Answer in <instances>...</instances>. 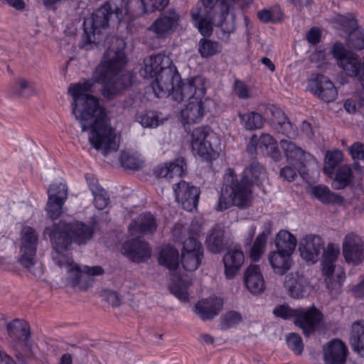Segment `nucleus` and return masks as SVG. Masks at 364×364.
I'll return each instance as SVG.
<instances>
[{"mask_svg": "<svg viewBox=\"0 0 364 364\" xmlns=\"http://www.w3.org/2000/svg\"><path fill=\"white\" fill-rule=\"evenodd\" d=\"M279 144L287 162L295 167L301 175L306 173L305 168L307 164L314 161V157L291 141L281 139Z\"/></svg>", "mask_w": 364, "mask_h": 364, "instance_id": "obj_10", "label": "nucleus"}, {"mask_svg": "<svg viewBox=\"0 0 364 364\" xmlns=\"http://www.w3.org/2000/svg\"><path fill=\"white\" fill-rule=\"evenodd\" d=\"M234 92L240 99H248L250 93L247 86L240 80H236L234 83Z\"/></svg>", "mask_w": 364, "mask_h": 364, "instance_id": "obj_60", "label": "nucleus"}, {"mask_svg": "<svg viewBox=\"0 0 364 364\" xmlns=\"http://www.w3.org/2000/svg\"><path fill=\"white\" fill-rule=\"evenodd\" d=\"M224 180L215 210L223 211L232 205L240 208H247L251 203V198L242 191L237 183H234L233 170L229 169V173L225 175Z\"/></svg>", "mask_w": 364, "mask_h": 364, "instance_id": "obj_6", "label": "nucleus"}, {"mask_svg": "<svg viewBox=\"0 0 364 364\" xmlns=\"http://www.w3.org/2000/svg\"><path fill=\"white\" fill-rule=\"evenodd\" d=\"M203 258V252L182 253L181 264L186 271L193 272L200 265Z\"/></svg>", "mask_w": 364, "mask_h": 364, "instance_id": "obj_44", "label": "nucleus"}, {"mask_svg": "<svg viewBox=\"0 0 364 364\" xmlns=\"http://www.w3.org/2000/svg\"><path fill=\"white\" fill-rule=\"evenodd\" d=\"M257 17L263 23L277 22L280 20L279 18H276L273 13L268 9H262L258 11Z\"/></svg>", "mask_w": 364, "mask_h": 364, "instance_id": "obj_62", "label": "nucleus"}, {"mask_svg": "<svg viewBox=\"0 0 364 364\" xmlns=\"http://www.w3.org/2000/svg\"><path fill=\"white\" fill-rule=\"evenodd\" d=\"M265 176L266 170L264 166L254 161L244 169L240 179H237L234 174V183H237L242 191L252 199V187L259 185Z\"/></svg>", "mask_w": 364, "mask_h": 364, "instance_id": "obj_11", "label": "nucleus"}, {"mask_svg": "<svg viewBox=\"0 0 364 364\" xmlns=\"http://www.w3.org/2000/svg\"><path fill=\"white\" fill-rule=\"evenodd\" d=\"M124 10L125 14L132 18L150 13L146 0H129Z\"/></svg>", "mask_w": 364, "mask_h": 364, "instance_id": "obj_40", "label": "nucleus"}, {"mask_svg": "<svg viewBox=\"0 0 364 364\" xmlns=\"http://www.w3.org/2000/svg\"><path fill=\"white\" fill-rule=\"evenodd\" d=\"M205 245L208 251L212 253L221 252L228 245L225 238V231L220 228H212L206 236Z\"/></svg>", "mask_w": 364, "mask_h": 364, "instance_id": "obj_33", "label": "nucleus"}, {"mask_svg": "<svg viewBox=\"0 0 364 364\" xmlns=\"http://www.w3.org/2000/svg\"><path fill=\"white\" fill-rule=\"evenodd\" d=\"M158 259L159 264L166 267L169 270H176L180 263L178 250L169 245L161 248Z\"/></svg>", "mask_w": 364, "mask_h": 364, "instance_id": "obj_35", "label": "nucleus"}, {"mask_svg": "<svg viewBox=\"0 0 364 364\" xmlns=\"http://www.w3.org/2000/svg\"><path fill=\"white\" fill-rule=\"evenodd\" d=\"M242 321V316L240 313L230 311L227 312L221 318V325L223 328L227 329L235 326Z\"/></svg>", "mask_w": 364, "mask_h": 364, "instance_id": "obj_52", "label": "nucleus"}, {"mask_svg": "<svg viewBox=\"0 0 364 364\" xmlns=\"http://www.w3.org/2000/svg\"><path fill=\"white\" fill-rule=\"evenodd\" d=\"M311 193L322 203L326 204L335 202L338 197L336 193L330 191L328 186L321 184L313 186Z\"/></svg>", "mask_w": 364, "mask_h": 364, "instance_id": "obj_41", "label": "nucleus"}, {"mask_svg": "<svg viewBox=\"0 0 364 364\" xmlns=\"http://www.w3.org/2000/svg\"><path fill=\"white\" fill-rule=\"evenodd\" d=\"M306 40L311 45H316L321 40V31L316 27L311 28L306 33Z\"/></svg>", "mask_w": 364, "mask_h": 364, "instance_id": "obj_63", "label": "nucleus"}, {"mask_svg": "<svg viewBox=\"0 0 364 364\" xmlns=\"http://www.w3.org/2000/svg\"><path fill=\"white\" fill-rule=\"evenodd\" d=\"M44 234L48 236L53 248L60 253L68 250L72 243L79 245L87 243L93 237L94 228L78 220L70 223L60 220L46 228Z\"/></svg>", "mask_w": 364, "mask_h": 364, "instance_id": "obj_2", "label": "nucleus"}, {"mask_svg": "<svg viewBox=\"0 0 364 364\" xmlns=\"http://www.w3.org/2000/svg\"><path fill=\"white\" fill-rule=\"evenodd\" d=\"M199 253L203 252L201 244L194 237H188L186 239L183 245L182 253Z\"/></svg>", "mask_w": 364, "mask_h": 364, "instance_id": "obj_57", "label": "nucleus"}, {"mask_svg": "<svg viewBox=\"0 0 364 364\" xmlns=\"http://www.w3.org/2000/svg\"><path fill=\"white\" fill-rule=\"evenodd\" d=\"M205 79L202 76H196L177 82L173 92H171L173 99L176 102L186 100L202 99L206 92Z\"/></svg>", "mask_w": 364, "mask_h": 364, "instance_id": "obj_8", "label": "nucleus"}, {"mask_svg": "<svg viewBox=\"0 0 364 364\" xmlns=\"http://www.w3.org/2000/svg\"><path fill=\"white\" fill-rule=\"evenodd\" d=\"M296 239L294 235L287 230H280L275 239L277 250L291 255L296 247Z\"/></svg>", "mask_w": 364, "mask_h": 364, "instance_id": "obj_37", "label": "nucleus"}, {"mask_svg": "<svg viewBox=\"0 0 364 364\" xmlns=\"http://www.w3.org/2000/svg\"><path fill=\"white\" fill-rule=\"evenodd\" d=\"M325 364H345L348 349L345 343L338 339L333 340L323 346Z\"/></svg>", "mask_w": 364, "mask_h": 364, "instance_id": "obj_21", "label": "nucleus"}, {"mask_svg": "<svg viewBox=\"0 0 364 364\" xmlns=\"http://www.w3.org/2000/svg\"><path fill=\"white\" fill-rule=\"evenodd\" d=\"M186 170V159L178 157L171 162L160 164L154 169L156 177L171 179L174 176L181 177Z\"/></svg>", "mask_w": 364, "mask_h": 364, "instance_id": "obj_26", "label": "nucleus"}, {"mask_svg": "<svg viewBox=\"0 0 364 364\" xmlns=\"http://www.w3.org/2000/svg\"><path fill=\"white\" fill-rule=\"evenodd\" d=\"M157 228L156 219L150 213L141 214L137 220L132 221L129 225V232L132 235L139 233L153 234Z\"/></svg>", "mask_w": 364, "mask_h": 364, "instance_id": "obj_27", "label": "nucleus"}, {"mask_svg": "<svg viewBox=\"0 0 364 364\" xmlns=\"http://www.w3.org/2000/svg\"><path fill=\"white\" fill-rule=\"evenodd\" d=\"M67 266L68 267V280L73 287H75L80 283L82 277V270L77 264L73 265L68 262Z\"/></svg>", "mask_w": 364, "mask_h": 364, "instance_id": "obj_56", "label": "nucleus"}, {"mask_svg": "<svg viewBox=\"0 0 364 364\" xmlns=\"http://www.w3.org/2000/svg\"><path fill=\"white\" fill-rule=\"evenodd\" d=\"M343 255L348 263L360 264L364 258V245L361 239L353 234L347 235L343 242Z\"/></svg>", "mask_w": 364, "mask_h": 364, "instance_id": "obj_18", "label": "nucleus"}, {"mask_svg": "<svg viewBox=\"0 0 364 364\" xmlns=\"http://www.w3.org/2000/svg\"><path fill=\"white\" fill-rule=\"evenodd\" d=\"M91 192L94 197V204L98 210L105 209L109 203L107 192L101 186H91Z\"/></svg>", "mask_w": 364, "mask_h": 364, "instance_id": "obj_46", "label": "nucleus"}, {"mask_svg": "<svg viewBox=\"0 0 364 364\" xmlns=\"http://www.w3.org/2000/svg\"><path fill=\"white\" fill-rule=\"evenodd\" d=\"M353 179V171L347 165L341 166L337 170L332 187L336 190L343 189L348 186Z\"/></svg>", "mask_w": 364, "mask_h": 364, "instance_id": "obj_39", "label": "nucleus"}, {"mask_svg": "<svg viewBox=\"0 0 364 364\" xmlns=\"http://www.w3.org/2000/svg\"><path fill=\"white\" fill-rule=\"evenodd\" d=\"M268 258L274 272L277 274H286L291 267V254L276 250L269 254Z\"/></svg>", "mask_w": 364, "mask_h": 364, "instance_id": "obj_31", "label": "nucleus"}, {"mask_svg": "<svg viewBox=\"0 0 364 364\" xmlns=\"http://www.w3.org/2000/svg\"><path fill=\"white\" fill-rule=\"evenodd\" d=\"M322 251L321 270L325 276L330 277L335 272V262L340 255V247L338 245L330 242L326 248L323 247Z\"/></svg>", "mask_w": 364, "mask_h": 364, "instance_id": "obj_30", "label": "nucleus"}, {"mask_svg": "<svg viewBox=\"0 0 364 364\" xmlns=\"http://www.w3.org/2000/svg\"><path fill=\"white\" fill-rule=\"evenodd\" d=\"M9 92L16 97H29L36 92L35 84L24 78H18L10 85Z\"/></svg>", "mask_w": 364, "mask_h": 364, "instance_id": "obj_36", "label": "nucleus"}, {"mask_svg": "<svg viewBox=\"0 0 364 364\" xmlns=\"http://www.w3.org/2000/svg\"><path fill=\"white\" fill-rule=\"evenodd\" d=\"M238 117L241 124L246 130L253 131L261 129L264 122V117L256 112L240 113Z\"/></svg>", "mask_w": 364, "mask_h": 364, "instance_id": "obj_38", "label": "nucleus"}, {"mask_svg": "<svg viewBox=\"0 0 364 364\" xmlns=\"http://www.w3.org/2000/svg\"><path fill=\"white\" fill-rule=\"evenodd\" d=\"M271 112L274 117V122L277 124L276 128L279 132H281L289 139H294L297 136V127L288 119L287 117L281 109L274 108L271 110Z\"/></svg>", "mask_w": 364, "mask_h": 364, "instance_id": "obj_32", "label": "nucleus"}, {"mask_svg": "<svg viewBox=\"0 0 364 364\" xmlns=\"http://www.w3.org/2000/svg\"><path fill=\"white\" fill-rule=\"evenodd\" d=\"M168 289L171 294H173L181 301H188L189 294L188 291V286L182 280L178 279V281L171 282L169 284Z\"/></svg>", "mask_w": 364, "mask_h": 364, "instance_id": "obj_47", "label": "nucleus"}, {"mask_svg": "<svg viewBox=\"0 0 364 364\" xmlns=\"http://www.w3.org/2000/svg\"><path fill=\"white\" fill-rule=\"evenodd\" d=\"M307 90L325 102L334 101L338 95L334 84L322 74L312 75L308 80Z\"/></svg>", "mask_w": 364, "mask_h": 364, "instance_id": "obj_12", "label": "nucleus"}, {"mask_svg": "<svg viewBox=\"0 0 364 364\" xmlns=\"http://www.w3.org/2000/svg\"><path fill=\"white\" fill-rule=\"evenodd\" d=\"M343 159V154L341 151L336 150L328 151L326 154L323 172L331 176L333 174L334 168L338 166Z\"/></svg>", "mask_w": 364, "mask_h": 364, "instance_id": "obj_45", "label": "nucleus"}, {"mask_svg": "<svg viewBox=\"0 0 364 364\" xmlns=\"http://www.w3.org/2000/svg\"><path fill=\"white\" fill-rule=\"evenodd\" d=\"M245 261V256L242 250L234 247L228 250L223 257L225 274L228 279H232L241 268Z\"/></svg>", "mask_w": 364, "mask_h": 364, "instance_id": "obj_24", "label": "nucleus"}, {"mask_svg": "<svg viewBox=\"0 0 364 364\" xmlns=\"http://www.w3.org/2000/svg\"><path fill=\"white\" fill-rule=\"evenodd\" d=\"M323 320V314L315 306L308 309H296L294 324L302 330L304 335L309 337L315 333Z\"/></svg>", "mask_w": 364, "mask_h": 364, "instance_id": "obj_14", "label": "nucleus"}, {"mask_svg": "<svg viewBox=\"0 0 364 364\" xmlns=\"http://www.w3.org/2000/svg\"><path fill=\"white\" fill-rule=\"evenodd\" d=\"M113 15H115L119 21H121L122 10L117 5H112L109 1H106L90 17L85 18L84 32L79 47L89 50L100 44L102 39V31L108 28L110 18Z\"/></svg>", "mask_w": 364, "mask_h": 364, "instance_id": "obj_3", "label": "nucleus"}, {"mask_svg": "<svg viewBox=\"0 0 364 364\" xmlns=\"http://www.w3.org/2000/svg\"><path fill=\"white\" fill-rule=\"evenodd\" d=\"M122 166L127 169L136 170L141 166V160L131 151H122L120 156Z\"/></svg>", "mask_w": 364, "mask_h": 364, "instance_id": "obj_49", "label": "nucleus"}, {"mask_svg": "<svg viewBox=\"0 0 364 364\" xmlns=\"http://www.w3.org/2000/svg\"><path fill=\"white\" fill-rule=\"evenodd\" d=\"M229 11L226 0H201L191 9V14L193 24L204 37L211 36L213 25H216V14H220L221 18Z\"/></svg>", "mask_w": 364, "mask_h": 364, "instance_id": "obj_4", "label": "nucleus"}, {"mask_svg": "<svg viewBox=\"0 0 364 364\" xmlns=\"http://www.w3.org/2000/svg\"><path fill=\"white\" fill-rule=\"evenodd\" d=\"M122 252L132 262H142L151 257V248L148 242L136 237L124 242Z\"/></svg>", "mask_w": 364, "mask_h": 364, "instance_id": "obj_17", "label": "nucleus"}, {"mask_svg": "<svg viewBox=\"0 0 364 364\" xmlns=\"http://www.w3.org/2000/svg\"><path fill=\"white\" fill-rule=\"evenodd\" d=\"M144 67L139 73L144 78H153L164 70L163 67L171 65V59L163 54L151 55L144 60Z\"/></svg>", "mask_w": 364, "mask_h": 364, "instance_id": "obj_23", "label": "nucleus"}, {"mask_svg": "<svg viewBox=\"0 0 364 364\" xmlns=\"http://www.w3.org/2000/svg\"><path fill=\"white\" fill-rule=\"evenodd\" d=\"M126 57L122 50L108 48L104 53L100 65L93 80L71 84L68 90L73 97L72 112L81 125L82 131L90 130V143L105 156L118 150L116 134L108 123L105 109L99 100L87 92H92L95 83L102 85L101 94L106 100L122 95L134 82V75L123 70Z\"/></svg>", "mask_w": 364, "mask_h": 364, "instance_id": "obj_1", "label": "nucleus"}, {"mask_svg": "<svg viewBox=\"0 0 364 364\" xmlns=\"http://www.w3.org/2000/svg\"><path fill=\"white\" fill-rule=\"evenodd\" d=\"M323 247L324 242L320 236L316 235H307L301 241L299 245L301 257L307 262L314 264L318 260Z\"/></svg>", "mask_w": 364, "mask_h": 364, "instance_id": "obj_19", "label": "nucleus"}, {"mask_svg": "<svg viewBox=\"0 0 364 364\" xmlns=\"http://www.w3.org/2000/svg\"><path fill=\"white\" fill-rule=\"evenodd\" d=\"M348 150L353 159H360L364 161V144L355 142L348 148Z\"/></svg>", "mask_w": 364, "mask_h": 364, "instance_id": "obj_61", "label": "nucleus"}, {"mask_svg": "<svg viewBox=\"0 0 364 364\" xmlns=\"http://www.w3.org/2000/svg\"><path fill=\"white\" fill-rule=\"evenodd\" d=\"M357 61L358 63V65L355 68L357 69V73L355 75H349L348 76L356 77L364 90V57L363 62L362 63L360 59L357 56ZM358 106L360 108H364V98L361 97L359 99Z\"/></svg>", "mask_w": 364, "mask_h": 364, "instance_id": "obj_59", "label": "nucleus"}, {"mask_svg": "<svg viewBox=\"0 0 364 364\" xmlns=\"http://www.w3.org/2000/svg\"><path fill=\"white\" fill-rule=\"evenodd\" d=\"M65 202L55 201L48 199L46 205L47 215L51 220L57 219L62 213L63 205Z\"/></svg>", "mask_w": 364, "mask_h": 364, "instance_id": "obj_53", "label": "nucleus"}, {"mask_svg": "<svg viewBox=\"0 0 364 364\" xmlns=\"http://www.w3.org/2000/svg\"><path fill=\"white\" fill-rule=\"evenodd\" d=\"M348 44L357 50L364 48V30L360 28L352 30L348 35Z\"/></svg>", "mask_w": 364, "mask_h": 364, "instance_id": "obj_50", "label": "nucleus"}, {"mask_svg": "<svg viewBox=\"0 0 364 364\" xmlns=\"http://www.w3.org/2000/svg\"><path fill=\"white\" fill-rule=\"evenodd\" d=\"M173 189L176 200L181 204L184 210L192 211L196 208L200 193L198 187L181 180L173 185Z\"/></svg>", "mask_w": 364, "mask_h": 364, "instance_id": "obj_15", "label": "nucleus"}, {"mask_svg": "<svg viewBox=\"0 0 364 364\" xmlns=\"http://www.w3.org/2000/svg\"><path fill=\"white\" fill-rule=\"evenodd\" d=\"M244 282L247 289L254 294L262 293L265 288L263 276L257 265H250L245 271Z\"/></svg>", "mask_w": 364, "mask_h": 364, "instance_id": "obj_29", "label": "nucleus"}, {"mask_svg": "<svg viewBox=\"0 0 364 364\" xmlns=\"http://www.w3.org/2000/svg\"><path fill=\"white\" fill-rule=\"evenodd\" d=\"M162 70L151 83V88L157 97L169 96L180 80L179 73L171 66L163 67Z\"/></svg>", "mask_w": 364, "mask_h": 364, "instance_id": "obj_13", "label": "nucleus"}, {"mask_svg": "<svg viewBox=\"0 0 364 364\" xmlns=\"http://www.w3.org/2000/svg\"><path fill=\"white\" fill-rule=\"evenodd\" d=\"M139 120L144 127L156 128L159 124L157 114L151 111L141 114L139 117Z\"/></svg>", "mask_w": 364, "mask_h": 364, "instance_id": "obj_54", "label": "nucleus"}, {"mask_svg": "<svg viewBox=\"0 0 364 364\" xmlns=\"http://www.w3.org/2000/svg\"><path fill=\"white\" fill-rule=\"evenodd\" d=\"M179 18V15L174 9H168L161 14L160 16L150 26L149 30L152 31L157 38H164L176 30Z\"/></svg>", "mask_w": 364, "mask_h": 364, "instance_id": "obj_16", "label": "nucleus"}, {"mask_svg": "<svg viewBox=\"0 0 364 364\" xmlns=\"http://www.w3.org/2000/svg\"><path fill=\"white\" fill-rule=\"evenodd\" d=\"M257 142L259 148L264 146L266 149H268L271 146L277 143L276 140L269 134H261L260 137L257 138Z\"/></svg>", "mask_w": 364, "mask_h": 364, "instance_id": "obj_64", "label": "nucleus"}, {"mask_svg": "<svg viewBox=\"0 0 364 364\" xmlns=\"http://www.w3.org/2000/svg\"><path fill=\"white\" fill-rule=\"evenodd\" d=\"M331 53L338 61V65L343 68L347 75L357 73L356 66L358 65L357 55L346 53L341 43H336L332 46Z\"/></svg>", "mask_w": 364, "mask_h": 364, "instance_id": "obj_22", "label": "nucleus"}, {"mask_svg": "<svg viewBox=\"0 0 364 364\" xmlns=\"http://www.w3.org/2000/svg\"><path fill=\"white\" fill-rule=\"evenodd\" d=\"M269 233V230L263 231L259 233L256 237L253 245L250 248V257L253 261H257L259 259L262 254L264 253L267 235Z\"/></svg>", "mask_w": 364, "mask_h": 364, "instance_id": "obj_43", "label": "nucleus"}, {"mask_svg": "<svg viewBox=\"0 0 364 364\" xmlns=\"http://www.w3.org/2000/svg\"><path fill=\"white\" fill-rule=\"evenodd\" d=\"M205 114L202 99L191 100L181 111L183 124H194L201 121Z\"/></svg>", "mask_w": 364, "mask_h": 364, "instance_id": "obj_28", "label": "nucleus"}, {"mask_svg": "<svg viewBox=\"0 0 364 364\" xmlns=\"http://www.w3.org/2000/svg\"><path fill=\"white\" fill-rule=\"evenodd\" d=\"M220 16V21L217 23L216 26L221 28V31L223 33L230 34L234 32L235 29V14H231V20L230 21H227L226 16L228 14V12L224 15L223 18H221V15L218 13Z\"/></svg>", "mask_w": 364, "mask_h": 364, "instance_id": "obj_55", "label": "nucleus"}, {"mask_svg": "<svg viewBox=\"0 0 364 364\" xmlns=\"http://www.w3.org/2000/svg\"><path fill=\"white\" fill-rule=\"evenodd\" d=\"M48 199L65 202L68 197V188L65 184L59 183L52 184L48 189Z\"/></svg>", "mask_w": 364, "mask_h": 364, "instance_id": "obj_48", "label": "nucleus"}, {"mask_svg": "<svg viewBox=\"0 0 364 364\" xmlns=\"http://www.w3.org/2000/svg\"><path fill=\"white\" fill-rule=\"evenodd\" d=\"M191 147L194 154L207 161L216 159L220 150L218 137L208 126L198 127L192 132Z\"/></svg>", "mask_w": 364, "mask_h": 364, "instance_id": "obj_5", "label": "nucleus"}, {"mask_svg": "<svg viewBox=\"0 0 364 364\" xmlns=\"http://www.w3.org/2000/svg\"><path fill=\"white\" fill-rule=\"evenodd\" d=\"M284 287L291 297L301 299L307 293L309 282L303 274L299 272H291L286 275Z\"/></svg>", "mask_w": 364, "mask_h": 364, "instance_id": "obj_20", "label": "nucleus"}, {"mask_svg": "<svg viewBox=\"0 0 364 364\" xmlns=\"http://www.w3.org/2000/svg\"><path fill=\"white\" fill-rule=\"evenodd\" d=\"M223 301L220 297L214 296L198 301L196 304V312L203 321L213 319L221 311Z\"/></svg>", "mask_w": 364, "mask_h": 364, "instance_id": "obj_25", "label": "nucleus"}, {"mask_svg": "<svg viewBox=\"0 0 364 364\" xmlns=\"http://www.w3.org/2000/svg\"><path fill=\"white\" fill-rule=\"evenodd\" d=\"M287 343L289 347L296 355H299L303 353L304 344L299 334L296 333H291L287 337Z\"/></svg>", "mask_w": 364, "mask_h": 364, "instance_id": "obj_51", "label": "nucleus"}, {"mask_svg": "<svg viewBox=\"0 0 364 364\" xmlns=\"http://www.w3.org/2000/svg\"><path fill=\"white\" fill-rule=\"evenodd\" d=\"M198 53L203 58L213 56L221 51V46L218 42L213 41L207 38H202L198 45Z\"/></svg>", "mask_w": 364, "mask_h": 364, "instance_id": "obj_42", "label": "nucleus"}, {"mask_svg": "<svg viewBox=\"0 0 364 364\" xmlns=\"http://www.w3.org/2000/svg\"><path fill=\"white\" fill-rule=\"evenodd\" d=\"M350 344L355 352L364 358V321H357L352 324Z\"/></svg>", "mask_w": 364, "mask_h": 364, "instance_id": "obj_34", "label": "nucleus"}, {"mask_svg": "<svg viewBox=\"0 0 364 364\" xmlns=\"http://www.w3.org/2000/svg\"><path fill=\"white\" fill-rule=\"evenodd\" d=\"M11 338L16 340L14 346L16 350V357L18 364H27L24 357H28L32 353V342L31 333L27 323L14 320L7 326Z\"/></svg>", "mask_w": 364, "mask_h": 364, "instance_id": "obj_7", "label": "nucleus"}, {"mask_svg": "<svg viewBox=\"0 0 364 364\" xmlns=\"http://www.w3.org/2000/svg\"><path fill=\"white\" fill-rule=\"evenodd\" d=\"M19 263L25 268L30 269L36 263V255L38 244V235L30 226L22 228L21 233Z\"/></svg>", "mask_w": 364, "mask_h": 364, "instance_id": "obj_9", "label": "nucleus"}, {"mask_svg": "<svg viewBox=\"0 0 364 364\" xmlns=\"http://www.w3.org/2000/svg\"><path fill=\"white\" fill-rule=\"evenodd\" d=\"M273 314L275 316L282 318L283 319L294 318L296 314V309H291L287 304L277 306L274 308Z\"/></svg>", "mask_w": 364, "mask_h": 364, "instance_id": "obj_58", "label": "nucleus"}]
</instances>
